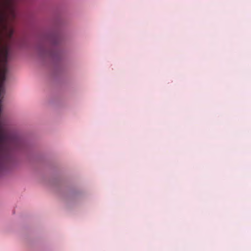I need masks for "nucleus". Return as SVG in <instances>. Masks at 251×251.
Returning a JSON list of instances; mask_svg holds the SVG:
<instances>
[{
  "label": "nucleus",
  "mask_w": 251,
  "mask_h": 251,
  "mask_svg": "<svg viewBox=\"0 0 251 251\" xmlns=\"http://www.w3.org/2000/svg\"><path fill=\"white\" fill-rule=\"evenodd\" d=\"M12 34H13V31L11 30V32H10V35H9L10 37H11Z\"/></svg>",
  "instance_id": "1"
},
{
  "label": "nucleus",
  "mask_w": 251,
  "mask_h": 251,
  "mask_svg": "<svg viewBox=\"0 0 251 251\" xmlns=\"http://www.w3.org/2000/svg\"><path fill=\"white\" fill-rule=\"evenodd\" d=\"M3 21V18L0 17V23Z\"/></svg>",
  "instance_id": "2"
}]
</instances>
